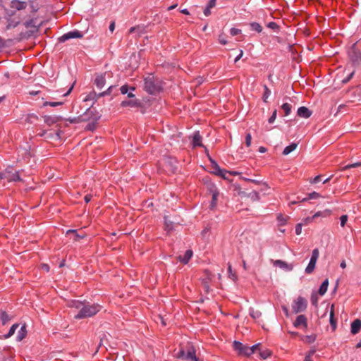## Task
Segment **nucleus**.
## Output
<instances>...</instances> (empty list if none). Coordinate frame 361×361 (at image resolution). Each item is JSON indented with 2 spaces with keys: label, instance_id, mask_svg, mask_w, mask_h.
Returning a JSON list of instances; mask_svg holds the SVG:
<instances>
[{
  "label": "nucleus",
  "instance_id": "63",
  "mask_svg": "<svg viewBox=\"0 0 361 361\" xmlns=\"http://www.w3.org/2000/svg\"><path fill=\"white\" fill-rule=\"evenodd\" d=\"M92 197V196L91 195L87 194V195H86L85 196V197H84V200H85V202L86 203H88L89 202H90V201H91Z\"/></svg>",
  "mask_w": 361,
  "mask_h": 361
},
{
  "label": "nucleus",
  "instance_id": "25",
  "mask_svg": "<svg viewBox=\"0 0 361 361\" xmlns=\"http://www.w3.org/2000/svg\"><path fill=\"white\" fill-rule=\"evenodd\" d=\"M242 194L243 195V196L250 198L253 202L259 200V195L257 192H256L255 190H253L249 193L243 192Z\"/></svg>",
  "mask_w": 361,
  "mask_h": 361
},
{
  "label": "nucleus",
  "instance_id": "58",
  "mask_svg": "<svg viewBox=\"0 0 361 361\" xmlns=\"http://www.w3.org/2000/svg\"><path fill=\"white\" fill-rule=\"evenodd\" d=\"M302 232V224H298L295 226L296 235H300Z\"/></svg>",
  "mask_w": 361,
  "mask_h": 361
},
{
  "label": "nucleus",
  "instance_id": "22",
  "mask_svg": "<svg viewBox=\"0 0 361 361\" xmlns=\"http://www.w3.org/2000/svg\"><path fill=\"white\" fill-rule=\"evenodd\" d=\"M61 120V117L56 116H44V123H47L48 126H51Z\"/></svg>",
  "mask_w": 361,
  "mask_h": 361
},
{
  "label": "nucleus",
  "instance_id": "6",
  "mask_svg": "<svg viewBox=\"0 0 361 361\" xmlns=\"http://www.w3.org/2000/svg\"><path fill=\"white\" fill-rule=\"evenodd\" d=\"M128 100L122 101L121 106L122 107H131V108H140L142 106V104L140 100L135 99V94L132 92L128 93Z\"/></svg>",
  "mask_w": 361,
  "mask_h": 361
},
{
  "label": "nucleus",
  "instance_id": "33",
  "mask_svg": "<svg viewBox=\"0 0 361 361\" xmlns=\"http://www.w3.org/2000/svg\"><path fill=\"white\" fill-rule=\"evenodd\" d=\"M249 314L252 318L254 319H258L261 317L262 313L259 310H255L254 308L250 307L249 309Z\"/></svg>",
  "mask_w": 361,
  "mask_h": 361
},
{
  "label": "nucleus",
  "instance_id": "54",
  "mask_svg": "<svg viewBox=\"0 0 361 361\" xmlns=\"http://www.w3.org/2000/svg\"><path fill=\"white\" fill-rule=\"evenodd\" d=\"M267 27L273 30H278L279 27V26L275 22L269 23Z\"/></svg>",
  "mask_w": 361,
  "mask_h": 361
},
{
  "label": "nucleus",
  "instance_id": "28",
  "mask_svg": "<svg viewBox=\"0 0 361 361\" xmlns=\"http://www.w3.org/2000/svg\"><path fill=\"white\" fill-rule=\"evenodd\" d=\"M328 286H329V280L326 279L322 282V285L320 286L319 291H318L319 294L321 295H324L327 290Z\"/></svg>",
  "mask_w": 361,
  "mask_h": 361
},
{
  "label": "nucleus",
  "instance_id": "14",
  "mask_svg": "<svg viewBox=\"0 0 361 361\" xmlns=\"http://www.w3.org/2000/svg\"><path fill=\"white\" fill-rule=\"evenodd\" d=\"M211 193H212V201H211V203H210V209H214L216 205V203H217V198L219 197V192L217 190V188L214 186V185H212L210 189H209Z\"/></svg>",
  "mask_w": 361,
  "mask_h": 361
},
{
  "label": "nucleus",
  "instance_id": "23",
  "mask_svg": "<svg viewBox=\"0 0 361 361\" xmlns=\"http://www.w3.org/2000/svg\"><path fill=\"white\" fill-rule=\"evenodd\" d=\"M192 256V251L191 250H188L185 251L183 256L180 255L178 257V259L183 264H186L188 263V262L191 259Z\"/></svg>",
  "mask_w": 361,
  "mask_h": 361
},
{
  "label": "nucleus",
  "instance_id": "47",
  "mask_svg": "<svg viewBox=\"0 0 361 361\" xmlns=\"http://www.w3.org/2000/svg\"><path fill=\"white\" fill-rule=\"evenodd\" d=\"M260 345H261L260 343H257L251 347L248 346V348L252 350L251 355H252L253 353H255L257 351L259 352V349L261 348Z\"/></svg>",
  "mask_w": 361,
  "mask_h": 361
},
{
  "label": "nucleus",
  "instance_id": "59",
  "mask_svg": "<svg viewBox=\"0 0 361 361\" xmlns=\"http://www.w3.org/2000/svg\"><path fill=\"white\" fill-rule=\"evenodd\" d=\"M321 177H322L321 175L317 176L312 180H310V183L312 184H315V183H319L321 180Z\"/></svg>",
  "mask_w": 361,
  "mask_h": 361
},
{
  "label": "nucleus",
  "instance_id": "41",
  "mask_svg": "<svg viewBox=\"0 0 361 361\" xmlns=\"http://www.w3.org/2000/svg\"><path fill=\"white\" fill-rule=\"evenodd\" d=\"M19 23H20L19 21H14L12 19H9L8 20V24L6 25V30H10L11 28H14V27H17L19 25Z\"/></svg>",
  "mask_w": 361,
  "mask_h": 361
},
{
  "label": "nucleus",
  "instance_id": "37",
  "mask_svg": "<svg viewBox=\"0 0 361 361\" xmlns=\"http://www.w3.org/2000/svg\"><path fill=\"white\" fill-rule=\"evenodd\" d=\"M274 264L275 266L279 267L281 268H288L289 270L292 269V267L291 266L289 267V265L286 262H283L282 260H279V259L276 260L274 262Z\"/></svg>",
  "mask_w": 361,
  "mask_h": 361
},
{
  "label": "nucleus",
  "instance_id": "60",
  "mask_svg": "<svg viewBox=\"0 0 361 361\" xmlns=\"http://www.w3.org/2000/svg\"><path fill=\"white\" fill-rule=\"evenodd\" d=\"M31 11L32 13H36L39 10V6L37 5H34L33 3L30 4Z\"/></svg>",
  "mask_w": 361,
  "mask_h": 361
},
{
  "label": "nucleus",
  "instance_id": "3",
  "mask_svg": "<svg viewBox=\"0 0 361 361\" xmlns=\"http://www.w3.org/2000/svg\"><path fill=\"white\" fill-rule=\"evenodd\" d=\"M175 357L178 359L183 360H190L191 361H199L198 358L195 355V349L193 346H190L187 353L185 352L184 349H180L176 353L173 355Z\"/></svg>",
  "mask_w": 361,
  "mask_h": 361
},
{
  "label": "nucleus",
  "instance_id": "61",
  "mask_svg": "<svg viewBox=\"0 0 361 361\" xmlns=\"http://www.w3.org/2000/svg\"><path fill=\"white\" fill-rule=\"evenodd\" d=\"M215 5H216V0H209L207 6L211 9V8H214L215 6Z\"/></svg>",
  "mask_w": 361,
  "mask_h": 361
},
{
  "label": "nucleus",
  "instance_id": "38",
  "mask_svg": "<svg viewBox=\"0 0 361 361\" xmlns=\"http://www.w3.org/2000/svg\"><path fill=\"white\" fill-rule=\"evenodd\" d=\"M250 27L252 30L256 31L258 33H260L262 31V27L261 25L256 22L250 23Z\"/></svg>",
  "mask_w": 361,
  "mask_h": 361
},
{
  "label": "nucleus",
  "instance_id": "18",
  "mask_svg": "<svg viewBox=\"0 0 361 361\" xmlns=\"http://www.w3.org/2000/svg\"><path fill=\"white\" fill-rule=\"evenodd\" d=\"M361 330V320L359 319H355L351 323L350 332L352 334L355 335Z\"/></svg>",
  "mask_w": 361,
  "mask_h": 361
},
{
  "label": "nucleus",
  "instance_id": "53",
  "mask_svg": "<svg viewBox=\"0 0 361 361\" xmlns=\"http://www.w3.org/2000/svg\"><path fill=\"white\" fill-rule=\"evenodd\" d=\"M241 32V30L238 28L233 27L230 30V33L232 36H235L239 35Z\"/></svg>",
  "mask_w": 361,
  "mask_h": 361
},
{
  "label": "nucleus",
  "instance_id": "48",
  "mask_svg": "<svg viewBox=\"0 0 361 361\" xmlns=\"http://www.w3.org/2000/svg\"><path fill=\"white\" fill-rule=\"evenodd\" d=\"M144 29H141V27L140 26H135V27H132L129 29V33H133L135 31H138L139 32V35H140L142 33V30Z\"/></svg>",
  "mask_w": 361,
  "mask_h": 361
},
{
  "label": "nucleus",
  "instance_id": "19",
  "mask_svg": "<svg viewBox=\"0 0 361 361\" xmlns=\"http://www.w3.org/2000/svg\"><path fill=\"white\" fill-rule=\"evenodd\" d=\"M294 326L296 328H298L300 326H303L305 327L307 326V318L305 315L300 314L297 317L296 319L295 320Z\"/></svg>",
  "mask_w": 361,
  "mask_h": 361
},
{
  "label": "nucleus",
  "instance_id": "45",
  "mask_svg": "<svg viewBox=\"0 0 361 361\" xmlns=\"http://www.w3.org/2000/svg\"><path fill=\"white\" fill-rule=\"evenodd\" d=\"M130 89L132 90H135V88L134 87H129L128 85H124L121 87L120 90L122 94H128V90Z\"/></svg>",
  "mask_w": 361,
  "mask_h": 361
},
{
  "label": "nucleus",
  "instance_id": "21",
  "mask_svg": "<svg viewBox=\"0 0 361 361\" xmlns=\"http://www.w3.org/2000/svg\"><path fill=\"white\" fill-rule=\"evenodd\" d=\"M297 114L300 117L307 118L311 116L312 111L305 106H301L298 108Z\"/></svg>",
  "mask_w": 361,
  "mask_h": 361
},
{
  "label": "nucleus",
  "instance_id": "24",
  "mask_svg": "<svg viewBox=\"0 0 361 361\" xmlns=\"http://www.w3.org/2000/svg\"><path fill=\"white\" fill-rule=\"evenodd\" d=\"M321 195L317 192H312L311 193H310L308 195V197H305V198H302L301 200H300V198L298 197V201H293L290 203V204H297L298 202H305L308 200H311V199H317L319 197H320Z\"/></svg>",
  "mask_w": 361,
  "mask_h": 361
},
{
  "label": "nucleus",
  "instance_id": "8",
  "mask_svg": "<svg viewBox=\"0 0 361 361\" xmlns=\"http://www.w3.org/2000/svg\"><path fill=\"white\" fill-rule=\"evenodd\" d=\"M348 56L353 66H357L361 63V52L355 46L349 51Z\"/></svg>",
  "mask_w": 361,
  "mask_h": 361
},
{
  "label": "nucleus",
  "instance_id": "2",
  "mask_svg": "<svg viewBox=\"0 0 361 361\" xmlns=\"http://www.w3.org/2000/svg\"><path fill=\"white\" fill-rule=\"evenodd\" d=\"M144 81L145 90L150 94H155L161 89L160 81L153 75H149L145 78Z\"/></svg>",
  "mask_w": 361,
  "mask_h": 361
},
{
  "label": "nucleus",
  "instance_id": "64",
  "mask_svg": "<svg viewBox=\"0 0 361 361\" xmlns=\"http://www.w3.org/2000/svg\"><path fill=\"white\" fill-rule=\"evenodd\" d=\"M204 14L206 16H209L211 14L210 8H209L207 6L204 9Z\"/></svg>",
  "mask_w": 361,
  "mask_h": 361
},
{
  "label": "nucleus",
  "instance_id": "40",
  "mask_svg": "<svg viewBox=\"0 0 361 361\" xmlns=\"http://www.w3.org/2000/svg\"><path fill=\"white\" fill-rule=\"evenodd\" d=\"M315 340H316L315 334L305 336L302 338V341L307 343H312L314 342Z\"/></svg>",
  "mask_w": 361,
  "mask_h": 361
},
{
  "label": "nucleus",
  "instance_id": "34",
  "mask_svg": "<svg viewBox=\"0 0 361 361\" xmlns=\"http://www.w3.org/2000/svg\"><path fill=\"white\" fill-rule=\"evenodd\" d=\"M84 302L85 301L82 302L79 300H73L71 302L70 307L78 309L80 311L82 308Z\"/></svg>",
  "mask_w": 361,
  "mask_h": 361
},
{
  "label": "nucleus",
  "instance_id": "12",
  "mask_svg": "<svg viewBox=\"0 0 361 361\" xmlns=\"http://www.w3.org/2000/svg\"><path fill=\"white\" fill-rule=\"evenodd\" d=\"M82 37L83 34L80 31L75 30L63 34L59 38V42H65L70 39L82 38Z\"/></svg>",
  "mask_w": 361,
  "mask_h": 361
},
{
  "label": "nucleus",
  "instance_id": "20",
  "mask_svg": "<svg viewBox=\"0 0 361 361\" xmlns=\"http://www.w3.org/2000/svg\"><path fill=\"white\" fill-rule=\"evenodd\" d=\"M204 148H205V152L207 154V156L209 157V153H208V149L205 147H204ZM209 158L211 163L213 164V167L215 170L214 173L219 176L224 177V176H225L224 173L226 171L221 169L220 167L218 166V164L213 159H212L211 157H209Z\"/></svg>",
  "mask_w": 361,
  "mask_h": 361
},
{
  "label": "nucleus",
  "instance_id": "4",
  "mask_svg": "<svg viewBox=\"0 0 361 361\" xmlns=\"http://www.w3.org/2000/svg\"><path fill=\"white\" fill-rule=\"evenodd\" d=\"M3 179H6L8 182H17L22 181V178L19 175L18 171H13V168L11 166L6 167V169L1 172Z\"/></svg>",
  "mask_w": 361,
  "mask_h": 361
},
{
  "label": "nucleus",
  "instance_id": "16",
  "mask_svg": "<svg viewBox=\"0 0 361 361\" xmlns=\"http://www.w3.org/2000/svg\"><path fill=\"white\" fill-rule=\"evenodd\" d=\"M10 6L11 8L16 9L17 11H21L26 8L27 2L20 0H12L11 1Z\"/></svg>",
  "mask_w": 361,
  "mask_h": 361
},
{
  "label": "nucleus",
  "instance_id": "31",
  "mask_svg": "<svg viewBox=\"0 0 361 361\" xmlns=\"http://www.w3.org/2000/svg\"><path fill=\"white\" fill-rule=\"evenodd\" d=\"M297 146H298L297 143H295V142L291 143L290 145L285 147V149L283 151V154L288 155V154L292 152L293 150H295L296 149Z\"/></svg>",
  "mask_w": 361,
  "mask_h": 361
},
{
  "label": "nucleus",
  "instance_id": "46",
  "mask_svg": "<svg viewBox=\"0 0 361 361\" xmlns=\"http://www.w3.org/2000/svg\"><path fill=\"white\" fill-rule=\"evenodd\" d=\"M355 71H352L345 78L342 80L343 84L348 83L353 77Z\"/></svg>",
  "mask_w": 361,
  "mask_h": 361
},
{
  "label": "nucleus",
  "instance_id": "17",
  "mask_svg": "<svg viewBox=\"0 0 361 361\" xmlns=\"http://www.w3.org/2000/svg\"><path fill=\"white\" fill-rule=\"evenodd\" d=\"M202 137L200 134L199 131H196L194 133L192 136V144L193 147H204V145L202 143Z\"/></svg>",
  "mask_w": 361,
  "mask_h": 361
},
{
  "label": "nucleus",
  "instance_id": "5",
  "mask_svg": "<svg viewBox=\"0 0 361 361\" xmlns=\"http://www.w3.org/2000/svg\"><path fill=\"white\" fill-rule=\"evenodd\" d=\"M93 116H94L93 111L90 108H88L83 114L73 118H68L66 120L70 123H80L90 121L93 118Z\"/></svg>",
  "mask_w": 361,
  "mask_h": 361
},
{
  "label": "nucleus",
  "instance_id": "62",
  "mask_svg": "<svg viewBox=\"0 0 361 361\" xmlns=\"http://www.w3.org/2000/svg\"><path fill=\"white\" fill-rule=\"evenodd\" d=\"M278 220L281 222V225H284L286 222V219L281 214L278 216Z\"/></svg>",
  "mask_w": 361,
  "mask_h": 361
},
{
  "label": "nucleus",
  "instance_id": "30",
  "mask_svg": "<svg viewBox=\"0 0 361 361\" xmlns=\"http://www.w3.org/2000/svg\"><path fill=\"white\" fill-rule=\"evenodd\" d=\"M259 357L262 360H265L271 355V351L269 349H259Z\"/></svg>",
  "mask_w": 361,
  "mask_h": 361
},
{
  "label": "nucleus",
  "instance_id": "55",
  "mask_svg": "<svg viewBox=\"0 0 361 361\" xmlns=\"http://www.w3.org/2000/svg\"><path fill=\"white\" fill-rule=\"evenodd\" d=\"M311 302L313 305L317 306L318 298L315 294H312L311 296Z\"/></svg>",
  "mask_w": 361,
  "mask_h": 361
},
{
  "label": "nucleus",
  "instance_id": "51",
  "mask_svg": "<svg viewBox=\"0 0 361 361\" xmlns=\"http://www.w3.org/2000/svg\"><path fill=\"white\" fill-rule=\"evenodd\" d=\"M252 136L250 133H247L245 136V145L248 147L251 145Z\"/></svg>",
  "mask_w": 361,
  "mask_h": 361
},
{
  "label": "nucleus",
  "instance_id": "9",
  "mask_svg": "<svg viewBox=\"0 0 361 361\" xmlns=\"http://www.w3.org/2000/svg\"><path fill=\"white\" fill-rule=\"evenodd\" d=\"M307 300L305 298L300 296L294 301L292 309L295 313L303 312L307 308Z\"/></svg>",
  "mask_w": 361,
  "mask_h": 361
},
{
  "label": "nucleus",
  "instance_id": "32",
  "mask_svg": "<svg viewBox=\"0 0 361 361\" xmlns=\"http://www.w3.org/2000/svg\"><path fill=\"white\" fill-rule=\"evenodd\" d=\"M26 334H27L26 327H25V325L24 324L23 326H21L20 331L18 333L17 340L18 341H22L26 336Z\"/></svg>",
  "mask_w": 361,
  "mask_h": 361
},
{
  "label": "nucleus",
  "instance_id": "13",
  "mask_svg": "<svg viewBox=\"0 0 361 361\" xmlns=\"http://www.w3.org/2000/svg\"><path fill=\"white\" fill-rule=\"evenodd\" d=\"M116 88V86L111 85L106 91L102 92L99 94H97L96 92H93L88 94L87 97L85 99V100L88 99H97L99 97H104L105 95H110L111 94L113 90Z\"/></svg>",
  "mask_w": 361,
  "mask_h": 361
},
{
  "label": "nucleus",
  "instance_id": "15",
  "mask_svg": "<svg viewBox=\"0 0 361 361\" xmlns=\"http://www.w3.org/2000/svg\"><path fill=\"white\" fill-rule=\"evenodd\" d=\"M106 73H99L95 76L94 84L99 89H102L106 83Z\"/></svg>",
  "mask_w": 361,
  "mask_h": 361
},
{
  "label": "nucleus",
  "instance_id": "1",
  "mask_svg": "<svg viewBox=\"0 0 361 361\" xmlns=\"http://www.w3.org/2000/svg\"><path fill=\"white\" fill-rule=\"evenodd\" d=\"M101 308L99 304H90L85 301L82 308L74 316V318L81 319L93 317L101 310Z\"/></svg>",
  "mask_w": 361,
  "mask_h": 361
},
{
  "label": "nucleus",
  "instance_id": "35",
  "mask_svg": "<svg viewBox=\"0 0 361 361\" xmlns=\"http://www.w3.org/2000/svg\"><path fill=\"white\" fill-rule=\"evenodd\" d=\"M281 109H283V112H284V116H288L290 112H291V109H292V106L291 104H288V103H284L282 106H281Z\"/></svg>",
  "mask_w": 361,
  "mask_h": 361
},
{
  "label": "nucleus",
  "instance_id": "10",
  "mask_svg": "<svg viewBox=\"0 0 361 361\" xmlns=\"http://www.w3.org/2000/svg\"><path fill=\"white\" fill-rule=\"evenodd\" d=\"M319 255V249L318 248L314 249L312 251V253L310 261L307 267L305 269V272L307 274H311L315 269V265H316L317 261L318 259Z\"/></svg>",
  "mask_w": 361,
  "mask_h": 361
},
{
  "label": "nucleus",
  "instance_id": "26",
  "mask_svg": "<svg viewBox=\"0 0 361 361\" xmlns=\"http://www.w3.org/2000/svg\"><path fill=\"white\" fill-rule=\"evenodd\" d=\"M67 235H73V240L74 241H78L80 239H82L85 238V235L84 233L82 234H79L77 233L75 230H68L66 233Z\"/></svg>",
  "mask_w": 361,
  "mask_h": 361
},
{
  "label": "nucleus",
  "instance_id": "52",
  "mask_svg": "<svg viewBox=\"0 0 361 361\" xmlns=\"http://www.w3.org/2000/svg\"><path fill=\"white\" fill-rule=\"evenodd\" d=\"M340 220H341V226L342 227H344L348 221V216L345 214L342 215L340 218Z\"/></svg>",
  "mask_w": 361,
  "mask_h": 361
},
{
  "label": "nucleus",
  "instance_id": "49",
  "mask_svg": "<svg viewBox=\"0 0 361 361\" xmlns=\"http://www.w3.org/2000/svg\"><path fill=\"white\" fill-rule=\"evenodd\" d=\"M228 274H229V277L231 279H232L233 281L236 280L237 279V276H236L235 273H233L232 267H231V264H228Z\"/></svg>",
  "mask_w": 361,
  "mask_h": 361
},
{
  "label": "nucleus",
  "instance_id": "56",
  "mask_svg": "<svg viewBox=\"0 0 361 361\" xmlns=\"http://www.w3.org/2000/svg\"><path fill=\"white\" fill-rule=\"evenodd\" d=\"M276 114H277V111L274 110L273 114H272V115L269 118V123H272L275 121V119L276 118Z\"/></svg>",
  "mask_w": 361,
  "mask_h": 361
},
{
  "label": "nucleus",
  "instance_id": "39",
  "mask_svg": "<svg viewBox=\"0 0 361 361\" xmlns=\"http://www.w3.org/2000/svg\"><path fill=\"white\" fill-rule=\"evenodd\" d=\"M264 94L262 96V99L264 102L267 103V99L271 94V90L269 89V87L266 85H264Z\"/></svg>",
  "mask_w": 361,
  "mask_h": 361
},
{
  "label": "nucleus",
  "instance_id": "43",
  "mask_svg": "<svg viewBox=\"0 0 361 361\" xmlns=\"http://www.w3.org/2000/svg\"><path fill=\"white\" fill-rule=\"evenodd\" d=\"M359 166H361V161L355 162V163H353L351 164H348V165L343 166L342 170L345 171V170L350 169L351 168H356V167H359Z\"/></svg>",
  "mask_w": 361,
  "mask_h": 361
},
{
  "label": "nucleus",
  "instance_id": "36",
  "mask_svg": "<svg viewBox=\"0 0 361 361\" xmlns=\"http://www.w3.org/2000/svg\"><path fill=\"white\" fill-rule=\"evenodd\" d=\"M18 326V324H13L12 326L10 328L8 334L4 336V338L7 339L10 338L11 336H13Z\"/></svg>",
  "mask_w": 361,
  "mask_h": 361
},
{
  "label": "nucleus",
  "instance_id": "11",
  "mask_svg": "<svg viewBox=\"0 0 361 361\" xmlns=\"http://www.w3.org/2000/svg\"><path fill=\"white\" fill-rule=\"evenodd\" d=\"M36 20H37L36 18H31L25 20L23 23V25L25 27V28H27V29L31 28L32 29V30H29V32H28L29 36H30V35H33L34 33H36L39 31L41 24H39V25H36Z\"/></svg>",
  "mask_w": 361,
  "mask_h": 361
},
{
  "label": "nucleus",
  "instance_id": "29",
  "mask_svg": "<svg viewBox=\"0 0 361 361\" xmlns=\"http://www.w3.org/2000/svg\"><path fill=\"white\" fill-rule=\"evenodd\" d=\"M0 320L2 322V324L5 325L8 321L11 320V318L6 312V311L1 310L0 311Z\"/></svg>",
  "mask_w": 361,
  "mask_h": 361
},
{
  "label": "nucleus",
  "instance_id": "44",
  "mask_svg": "<svg viewBox=\"0 0 361 361\" xmlns=\"http://www.w3.org/2000/svg\"><path fill=\"white\" fill-rule=\"evenodd\" d=\"M63 102H45L43 105L44 106H50L52 107H56L60 105H62Z\"/></svg>",
  "mask_w": 361,
  "mask_h": 361
},
{
  "label": "nucleus",
  "instance_id": "57",
  "mask_svg": "<svg viewBox=\"0 0 361 361\" xmlns=\"http://www.w3.org/2000/svg\"><path fill=\"white\" fill-rule=\"evenodd\" d=\"M95 128V123L94 122H92V123H89L87 126H86V130H94Z\"/></svg>",
  "mask_w": 361,
  "mask_h": 361
},
{
  "label": "nucleus",
  "instance_id": "50",
  "mask_svg": "<svg viewBox=\"0 0 361 361\" xmlns=\"http://www.w3.org/2000/svg\"><path fill=\"white\" fill-rule=\"evenodd\" d=\"M38 117L35 114H29L26 118V121L28 123H32L35 120H37Z\"/></svg>",
  "mask_w": 361,
  "mask_h": 361
},
{
  "label": "nucleus",
  "instance_id": "27",
  "mask_svg": "<svg viewBox=\"0 0 361 361\" xmlns=\"http://www.w3.org/2000/svg\"><path fill=\"white\" fill-rule=\"evenodd\" d=\"M334 305L332 304L330 310V324L334 330L336 328V319L334 317Z\"/></svg>",
  "mask_w": 361,
  "mask_h": 361
},
{
  "label": "nucleus",
  "instance_id": "7",
  "mask_svg": "<svg viewBox=\"0 0 361 361\" xmlns=\"http://www.w3.org/2000/svg\"><path fill=\"white\" fill-rule=\"evenodd\" d=\"M233 348L240 355L249 357L251 355L252 350L248 348V345L243 344L240 341H235L233 343Z\"/></svg>",
  "mask_w": 361,
  "mask_h": 361
},
{
  "label": "nucleus",
  "instance_id": "42",
  "mask_svg": "<svg viewBox=\"0 0 361 361\" xmlns=\"http://www.w3.org/2000/svg\"><path fill=\"white\" fill-rule=\"evenodd\" d=\"M164 224L166 226V229L168 231H172L173 229V222L171 221H169L167 219V217H164Z\"/></svg>",
  "mask_w": 361,
  "mask_h": 361
}]
</instances>
